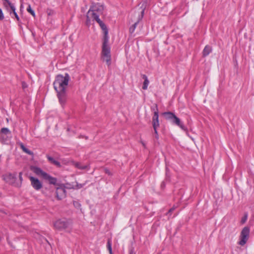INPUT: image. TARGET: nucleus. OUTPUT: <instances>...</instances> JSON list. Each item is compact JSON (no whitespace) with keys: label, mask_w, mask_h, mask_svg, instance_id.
<instances>
[{"label":"nucleus","mask_w":254,"mask_h":254,"mask_svg":"<svg viewBox=\"0 0 254 254\" xmlns=\"http://www.w3.org/2000/svg\"><path fill=\"white\" fill-rule=\"evenodd\" d=\"M212 47L209 45H206L203 51H202V55L203 57H206L211 52H212Z\"/></svg>","instance_id":"nucleus-20"},{"label":"nucleus","mask_w":254,"mask_h":254,"mask_svg":"<svg viewBox=\"0 0 254 254\" xmlns=\"http://www.w3.org/2000/svg\"><path fill=\"white\" fill-rule=\"evenodd\" d=\"M141 144H142V145L144 147H146V145H145V143L143 141H141Z\"/></svg>","instance_id":"nucleus-38"},{"label":"nucleus","mask_w":254,"mask_h":254,"mask_svg":"<svg viewBox=\"0 0 254 254\" xmlns=\"http://www.w3.org/2000/svg\"><path fill=\"white\" fill-rule=\"evenodd\" d=\"M109 38H103V42L102 45V55L104 60L106 62L108 66L111 65V58L110 54V48L108 46Z\"/></svg>","instance_id":"nucleus-2"},{"label":"nucleus","mask_w":254,"mask_h":254,"mask_svg":"<svg viewBox=\"0 0 254 254\" xmlns=\"http://www.w3.org/2000/svg\"><path fill=\"white\" fill-rule=\"evenodd\" d=\"M47 158L48 160V161L49 162H50L51 163L53 164L54 161H55V160L54 159V158H53L52 157L49 156V155H47Z\"/></svg>","instance_id":"nucleus-31"},{"label":"nucleus","mask_w":254,"mask_h":254,"mask_svg":"<svg viewBox=\"0 0 254 254\" xmlns=\"http://www.w3.org/2000/svg\"><path fill=\"white\" fill-rule=\"evenodd\" d=\"M107 249L110 253V254H112V241L111 239H109L107 242Z\"/></svg>","instance_id":"nucleus-25"},{"label":"nucleus","mask_w":254,"mask_h":254,"mask_svg":"<svg viewBox=\"0 0 254 254\" xmlns=\"http://www.w3.org/2000/svg\"><path fill=\"white\" fill-rule=\"evenodd\" d=\"M69 79L70 77L67 73H65L64 76L57 75L53 83L56 91L66 90Z\"/></svg>","instance_id":"nucleus-1"},{"label":"nucleus","mask_w":254,"mask_h":254,"mask_svg":"<svg viewBox=\"0 0 254 254\" xmlns=\"http://www.w3.org/2000/svg\"><path fill=\"white\" fill-rule=\"evenodd\" d=\"M27 10L28 12H29L32 16L34 17L35 16V13L34 11L31 8L30 5H29L27 8Z\"/></svg>","instance_id":"nucleus-27"},{"label":"nucleus","mask_w":254,"mask_h":254,"mask_svg":"<svg viewBox=\"0 0 254 254\" xmlns=\"http://www.w3.org/2000/svg\"><path fill=\"white\" fill-rule=\"evenodd\" d=\"M171 122L172 124L179 127L185 131L187 130V128L181 122L180 119L176 116Z\"/></svg>","instance_id":"nucleus-14"},{"label":"nucleus","mask_w":254,"mask_h":254,"mask_svg":"<svg viewBox=\"0 0 254 254\" xmlns=\"http://www.w3.org/2000/svg\"><path fill=\"white\" fill-rule=\"evenodd\" d=\"M129 254H136L133 250H130L129 251Z\"/></svg>","instance_id":"nucleus-37"},{"label":"nucleus","mask_w":254,"mask_h":254,"mask_svg":"<svg viewBox=\"0 0 254 254\" xmlns=\"http://www.w3.org/2000/svg\"><path fill=\"white\" fill-rule=\"evenodd\" d=\"M15 10H16V8H15V7H14V9H11V11L9 12V14L11 15V17H13V16H14L15 18L16 19V20L18 21H19V20H20L18 14H17V13L16 12Z\"/></svg>","instance_id":"nucleus-24"},{"label":"nucleus","mask_w":254,"mask_h":254,"mask_svg":"<svg viewBox=\"0 0 254 254\" xmlns=\"http://www.w3.org/2000/svg\"><path fill=\"white\" fill-rule=\"evenodd\" d=\"M53 164L55 165V166H57L58 167H61V163L58 162V161L56 160L55 161H54Z\"/></svg>","instance_id":"nucleus-32"},{"label":"nucleus","mask_w":254,"mask_h":254,"mask_svg":"<svg viewBox=\"0 0 254 254\" xmlns=\"http://www.w3.org/2000/svg\"><path fill=\"white\" fill-rule=\"evenodd\" d=\"M12 137L10 130L7 127H2L0 130V142L3 144L7 143Z\"/></svg>","instance_id":"nucleus-3"},{"label":"nucleus","mask_w":254,"mask_h":254,"mask_svg":"<svg viewBox=\"0 0 254 254\" xmlns=\"http://www.w3.org/2000/svg\"><path fill=\"white\" fill-rule=\"evenodd\" d=\"M90 17L92 18V14L89 11H88V12L87 13V15H86V25L88 26H89L91 24V21H90Z\"/></svg>","instance_id":"nucleus-26"},{"label":"nucleus","mask_w":254,"mask_h":254,"mask_svg":"<svg viewBox=\"0 0 254 254\" xmlns=\"http://www.w3.org/2000/svg\"><path fill=\"white\" fill-rule=\"evenodd\" d=\"M22 172H20V173H19V179H20L21 181L22 180Z\"/></svg>","instance_id":"nucleus-36"},{"label":"nucleus","mask_w":254,"mask_h":254,"mask_svg":"<svg viewBox=\"0 0 254 254\" xmlns=\"http://www.w3.org/2000/svg\"><path fill=\"white\" fill-rule=\"evenodd\" d=\"M104 170L105 173L106 174H108V175H109V176L112 175V173L110 172V171L108 168H105Z\"/></svg>","instance_id":"nucleus-33"},{"label":"nucleus","mask_w":254,"mask_h":254,"mask_svg":"<svg viewBox=\"0 0 254 254\" xmlns=\"http://www.w3.org/2000/svg\"><path fill=\"white\" fill-rule=\"evenodd\" d=\"M175 209V208L174 207H173L172 208L170 209V210H169V211L168 212V215H169V216H170L171 213Z\"/></svg>","instance_id":"nucleus-35"},{"label":"nucleus","mask_w":254,"mask_h":254,"mask_svg":"<svg viewBox=\"0 0 254 254\" xmlns=\"http://www.w3.org/2000/svg\"><path fill=\"white\" fill-rule=\"evenodd\" d=\"M2 4L4 7L9 12L12 9H14L15 6L9 0H2Z\"/></svg>","instance_id":"nucleus-15"},{"label":"nucleus","mask_w":254,"mask_h":254,"mask_svg":"<svg viewBox=\"0 0 254 254\" xmlns=\"http://www.w3.org/2000/svg\"><path fill=\"white\" fill-rule=\"evenodd\" d=\"M4 15L1 9L0 8V20H2L4 19Z\"/></svg>","instance_id":"nucleus-34"},{"label":"nucleus","mask_w":254,"mask_h":254,"mask_svg":"<svg viewBox=\"0 0 254 254\" xmlns=\"http://www.w3.org/2000/svg\"><path fill=\"white\" fill-rule=\"evenodd\" d=\"M82 187L81 185H79L78 188H81Z\"/></svg>","instance_id":"nucleus-40"},{"label":"nucleus","mask_w":254,"mask_h":254,"mask_svg":"<svg viewBox=\"0 0 254 254\" xmlns=\"http://www.w3.org/2000/svg\"><path fill=\"white\" fill-rule=\"evenodd\" d=\"M16 179V174H9L5 178L6 181L9 182V183H13L15 182Z\"/></svg>","instance_id":"nucleus-18"},{"label":"nucleus","mask_w":254,"mask_h":254,"mask_svg":"<svg viewBox=\"0 0 254 254\" xmlns=\"http://www.w3.org/2000/svg\"><path fill=\"white\" fill-rule=\"evenodd\" d=\"M176 216V214H174L173 216V217H175Z\"/></svg>","instance_id":"nucleus-42"},{"label":"nucleus","mask_w":254,"mask_h":254,"mask_svg":"<svg viewBox=\"0 0 254 254\" xmlns=\"http://www.w3.org/2000/svg\"><path fill=\"white\" fill-rule=\"evenodd\" d=\"M31 170L36 175L42 176L44 179L46 178L48 174V173L44 172L41 168L38 167H32L31 168Z\"/></svg>","instance_id":"nucleus-12"},{"label":"nucleus","mask_w":254,"mask_h":254,"mask_svg":"<svg viewBox=\"0 0 254 254\" xmlns=\"http://www.w3.org/2000/svg\"><path fill=\"white\" fill-rule=\"evenodd\" d=\"M103 10V5L97 3L91 6L88 11L92 14L93 20H95L96 15L99 18V16L102 14Z\"/></svg>","instance_id":"nucleus-4"},{"label":"nucleus","mask_w":254,"mask_h":254,"mask_svg":"<svg viewBox=\"0 0 254 254\" xmlns=\"http://www.w3.org/2000/svg\"><path fill=\"white\" fill-rule=\"evenodd\" d=\"M249 234L250 229L247 227H245L241 231L240 241L238 242V244L242 246H244L248 241Z\"/></svg>","instance_id":"nucleus-5"},{"label":"nucleus","mask_w":254,"mask_h":254,"mask_svg":"<svg viewBox=\"0 0 254 254\" xmlns=\"http://www.w3.org/2000/svg\"><path fill=\"white\" fill-rule=\"evenodd\" d=\"M82 187L81 185H79L78 188H81Z\"/></svg>","instance_id":"nucleus-41"},{"label":"nucleus","mask_w":254,"mask_h":254,"mask_svg":"<svg viewBox=\"0 0 254 254\" xmlns=\"http://www.w3.org/2000/svg\"><path fill=\"white\" fill-rule=\"evenodd\" d=\"M1 240V238L0 237V241Z\"/></svg>","instance_id":"nucleus-43"},{"label":"nucleus","mask_w":254,"mask_h":254,"mask_svg":"<svg viewBox=\"0 0 254 254\" xmlns=\"http://www.w3.org/2000/svg\"><path fill=\"white\" fill-rule=\"evenodd\" d=\"M73 204L74 206L77 208V209H80L81 207V204L80 203L77 201H73Z\"/></svg>","instance_id":"nucleus-29"},{"label":"nucleus","mask_w":254,"mask_h":254,"mask_svg":"<svg viewBox=\"0 0 254 254\" xmlns=\"http://www.w3.org/2000/svg\"><path fill=\"white\" fill-rule=\"evenodd\" d=\"M248 216V213H245L244 216L241 218V222H242V223L246 222V221L247 220Z\"/></svg>","instance_id":"nucleus-28"},{"label":"nucleus","mask_w":254,"mask_h":254,"mask_svg":"<svg viewBox=\"0 0 254 254\" xmlns=\"http://www.w3.org/2000/svg\"><path fill=\"white\" fill-rule=\"evenodd\" d=\"M29 179L31 186L35 190H39L42 188V184L37 178L31 176Z\"/></svg>","instance_id":"nucleus-8"},{"label":"nucleus","mask_w":254,"mask_h":254,"mask_svg":"<svg viewBox=\"0 0 254 254\" xmlns=\"http://www.w3.org/2000/svg\"><path fill=\"white\" fill-rule=\"evenodd\" d=\"M156 110L154 112V115L152 118L153 127H159L158 110L157 105L155 106Z\"/></svg>","instance_id":"nucleus-11"},{"label":"nucleus","mask_w":254,"mask_h":254,"mask_svg":"<svg viewBox=\"0 0 254 254\" xmlns=\"http://www.w3.org/2000/svg\"><path fill=\"white\" fill-rule=\"evenodd\" d=\"M72 163L75 167L80 170H85L88 167L87 165H83L79 162H73Z\"/></svg>","instance_id":"nucleus-23"},{"label":"nucleus","mask_w":254,"mask_h":254,"mask_svg":"<svg viewBox=\"0 0 254 254\" xmlns=\"http://www.w3.org/2000/svg\"><path fill=\"white\" fill-rule=\"evenodd\" d=\"M68 223H54L55 228L59 230H65Z\"/></svg>","instance_id":"nucleus-17"},{"label":"nucleus","mask_w":254,"mask_h":254,"mask_svg":"<svg viewBox=\"0 0 254 254\" xmlns=\"http://www.w3.org/2000/svg\"><path fill=\"white\" fill-rule=\"evenodd\" d=\"M44 179L48 180L50 184L54 185L57 184V179L56 178L52 177L48 174Z\"/></svg>","instance_id":"nucleus-21"},{"label":"nucleus","mask_w":254,"mask_h":254,"mask_svg":"<svg viewBox=\"0 0 254 254\" xmlns=\"http://www.w3.org/2000/svg\"><path fill=\"white\" fill-rule=\"evenodd\" d=\"M94 20H96L97 21V22L99 24L100 27L103 31L104 34L103 38H109L108 36V28H107L106 25L96 15V19H95Z\"/></svg>","instance_id":"nucleus-10"},{"label":"nucleus","mask_w":254,"mask_h":254,"mask_svg":"<svg viewBox=\"0 0 254 254\" xmlns=\"http://www.w3.org/2000/svg\"><path fill=\"white\" fill-rule=\"evenodd\" d=\"M22 86L23 88H25L26 87L24 83H22Z\"/></svg>","instance_id":"nucleus-39"},{"label":"nucleus","mask_w":254,"mask_h":254,"mask_svg":"<svg viewBox=\"0 0 254 254\" xmlns=\"http://www.w3.org/2000/svg\"><path fill=\"white\" fill-rule=\"evenodd\" d=\"M66 190L64 187L60 186L56 189V197L59 200H61L66 196Z\"/></svg>","instance_id":"nucleus-9"},{"label":"nucleus","mask_w":254,"mask_h":254,"mask_svg":"<svg viewBox=\"0 0 254 254\" xmlns=\"http://www.w3.org/2000/svg\"><path fill=\"white\" fill-rule=\"evenodd\" d=\"M163 115L166 120H169L171 122H172L174 118L176 117V115L173 113L171 112H164L163 113Z\"/></svg>","instance_id":"nucleus-16"},{"label":"nucleus","mask_w":254,"mask_h":254,"mask_svg":"<svg viewBox=\"0 0 254 254\" xmlns=\"http://www.w3.org/2000/svg\"><path fill=\"white\" fill-rule=\"evenodd\" d=\"M135 14L137 15V21L129 28V32L132 33L134 32L137 24L140 21L142 20L144 14V8H141L140 11L136 12Z\"/></svg>","instance_id":"nucleus-6"},{"label":"nucleus","mask_w":254,"mask_h":254,"mask_svg":"<svg viewBox=\"0 0 254 254\" xmlns=\"http://www.w3.org/2000/svg\"><path fill=\"white\" fill-rule=\"evenodd\" d=\"M142 78L144 79V81L143 82V86H142V89L143 90H146L147 89V87H148V85L149 83V81L148 79V78L147 77V76L145 74H143L142 75Z\"/></svg>","instance_id":"nucleus-22"},{"label":"nucleus","mask_w":254,"mask_h":254,"mask_svg":"<svg viewBox=\"0 0 254 254\" xmlns=\"http://www.w3.org/2000/svg\"><path fill=\"white\" fill-rule=\"evenodd\" d=\"M157 128L158 127L153 128L154 130V133H155V137L156 140H158V139H159V134H158V131L157 130Z\"/></svg>","instance_id":"nucleus-30"},{"label":"nucleus","mask_w":254,"mask_h":254,"mask_svg":"<svg viewBox=\"0 0 254 254\" xmlns=\"http://www.w3.org/2000/svg\"><path fill=\"white\" fill-rule=\"evenodd\" d=\"M59 102L62 107L65 104L67 100V94L66 90L56 91Z\"/></svg>","instance_id":"nucleus-7"},{"label":"nucleus","mask_w":254,"mask_h":254,"mask_svg":"<svg viewBox=\"0 0 254 254\" xmlns=\"http://www.w3.org/2000/svg\"><path fill=\"white\" fill-rule=\"evenodd\" d=\"M19 144L21 149L24 152L32 156H34L33 152L31 150H29L28 148H27L22 142L19 143Z\"/></svg>","instance_id":"nucleus-19"},{"label":"nucleus","mask_w":254,"mask_h":254,"mask_svg":"<svg viewBox=\"0 0 254 254\" xmlns=\"http://www.w3.org/2000/svg\"><path fill=\"white\" fill-rule=\"evenodd\" d=\"M31 170L36 175L42 176L44 179L46 178L48 174V173L44 172L41 168L38 167H32L31 168Z\"/></svg>","instance_id":"nucleus-13"}]
</instances>
